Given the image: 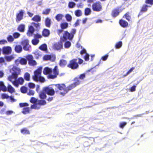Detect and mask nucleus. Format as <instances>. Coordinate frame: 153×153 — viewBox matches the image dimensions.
Here are the masks:
<instances>
[{
  "label": "nucleus",
  "instance_id": "f257e3e1",
  "mask_svg": "<svg viewBox=\"0 0 153 153\" xmlns=\"http://www.w3.org/2000/svg\"><path fill=\"white\" fill-rule=\"evenodd\" d=\"M20 71L19 68L16 66H13L10 70V71L12 74V75L10 76L8 78V80L16 87H18L19 84L22 85L24 81V79L22 77H20L17 79Z\"/></svg>",
  "mask_w": 153,
  "mask_h": 153
},
{
  "label": "nucleus",
  "instance_id": "f03ea898",
  "mask_svg": "<svg viewBox=\"0 0 153 153\" xmlns=\"http://www.w3.org/2000/svg\"><path fill=\"white\" fill-rule=\"evenodd\" d=\"M43 73L45 74H49L48 77L50 78L53 79L56 78L58 74V71L57 67L56 66L53 69V73L52 70L48 67H45L44 68Z\"/></svg>",
  "mask_w": 153,
  "mask_h": 153
},
{
  "label": "nucleus",
  "instance_id": "7ed1b4c3",
  "mask_svg": "<svg viewBox=\"0 0 153 153\" xmlns=\"http://www.w3.org/2000/svg\"><path fill=\"white\" fill-rule=\"evenodd\" d=\"M42 69V67H39L34 71V75L33 76V78L35 81L36 82L39 81L42 82H45V78L41 76Z\"/></svg>",
  "mask_w": 153,
  "mask_h": 153
},
{
  "label": "nucleus",
  "instance_id": "20e7f679",
  "mask_svg": "<svg viewBox=\"0 0 153 153\" xmlns=\"http://www.w3.org/2000/svg\"><path fill=\"white\" fill-rule=\"evenodd\" d=\"M45 93L49 95H53L55 94V91L51 87H47L44 88L43 91L40 92L39 94L40 97L41 99H44L46 98V96Z\"/></svg>",
  "mask_w": 153,
  "mask_h": 153
},
{
  "label": "nucleus",
  "instance_id": "39448f33",
  "mask_svg": "<svg viewBox=\"0 0 153 153\" xmlns=\"http://www.w3.org/2000/svg\"><path fill=\"white\" fill-rule=\"evenodd\" d=\"M56 87L60 91V94L64 95L68 93V90L66 89L65 85L64 84H57L55 85Z\"/></svg>",
  "mask_w": 153,
  "mask_h": 153
},
{
  "label": "nucleus",
  "instance_id": "423d86ee",
  "mask_svg": "<svg viewBox=\"0 0 153 153\" xmlns=\"http://www.w3.org/2000/svg\"><path fill=\"white\" fill-rule=\"evenodd\" d=\"M46 104V102L44 100H39L33 105H32L30 108L38 110L40 108L41 105H44Z\"/></svg>",
  "mask_w": 153,
  "mask_h": 153
},
{
  "label": "nucleus",
  "instance_id": "0eeeda50",
  "mask_svg": "<svg viewBox=\"0 0 153 153\" xmlns=\"http://www.w3.org/2000/svg\"><path fill=\"white\" fill-rule=\"evenodd\" d=\"M79 65L77 63V59H74L71 60L70 63L68 65V67L72 69H75L78 68Z\"/></svg>",
  "mask_w": 153,
  "mask_h": 153
},
{
  "label": "nucleus",
  "instance_id": "6e6552de",
  "mask_svg": "<svg viewBox=\"0 0 153 153\" xmlns=\"http://www.w3.org/2000/svg\"><path fill=\"white\" fill-rule=\"evenodd\" d=\"M26 59L28 61V64L32 66L36 65L37 63L36 62L33 60V56L31 55H29L26 56Z\"/></svg>",
  "mask_w": 153,
  "mask_h": 153
},
{
  "label": "nucleus",
  "instance_id": "1a4fd4ad",
  "mask_svg": "<svg viewBox=\"0 0 153 153\" xmlns=\"http://www.w3.org/2000/svg\"><path fill=\"white\" fill-rule=\"evenodd\" d=\"M21 44L23 46V48L24 50L27 51L29 50L30 46L29 44V41L27 39H25L22 42Z\"/></svg>",
  "mask_w": 153,
  "mask_h": 153
},
{
  "label": "nucleus",
  "instance_id": "9d476101",
  "mask_svg": "<svg viewBox=\"0 0 153 153\" xmlns=\"http://www.w3.org/2000/svg\"><path fill=\"white\" fill-rule=\"evenodd\" d=\"M2 51L3 54L9 55L11 53L12 49L10 47L4 46L3 47Z\"/></svg>",
  "mask_w": 153,
  "mask_h": 153
},
{
  "label": "nucleus",
  "instance_id": "9b49d317",
  "mask_svg": "<svg viewBox=\"0 0 153 153\" xmlns=\"http://www.w3.org/2000/svg\"><path fill=\"white\" fill-rule=\"evenodd\" d=\"M93 9L94 11L99 12L102 10V6L99 2L94 3L92 5Z\"/></svg>",
  "mask_w": 153,
  "mask_h": 153
},
{
  "label": "nucleus",
  "instance_id": "f8f14e48",
  "mask_svg": "<svg viewBox=\"0 0 153 153\" xmlns=\"http://www.w3.org/2000/svg\"><path fill=\"white\" fill-rule=\"evenodd\" d=\"M1 97L3 99H7L8 101H10L13 102L16 101V100L14 99L13 97L12 96H9L5 94H3L1 95Z\"/></svg>",
  "mask_w": 153,
  "mask_h": 153
},
{
  "label": "nucleus",
  "instance_id": "ddd939ff",
  "mask_svg": "<svg viewBox=\"0 0 153 153\" xmlns=\"http://www.w3.org/2000/svg\"><path fill=\"white\" fill-rule=\"evenodd\" d=\"M54 49L59 51L63 48V44L61 41L55 43L53 46Z\"/></svg>",
  "mask_w": 153,
  "mask_h": 153
},
{
  "label": "nucleus",
  "instance_id": "4468645a",
  "mask_svg": "<svg viewBox=\"0 0 153 153\" xmlns=\"http://www.w3.org/2000/svg\"><path fill=\"white\" fill-rule=\"evenodd\" d=\"M42 36L39 34H36L34 35V39L32 40V44L34 45H36L39 42L38 38H40L42 37Z\"/></svg>",
  "mask_w": 153,
  "mask_h": 153
},
{
  "label": "nucleus",
  "instance_id": "2eb2a0df",
  "mask_svg": "<svg viewBox=\"0 0 153 153\" xmlns=\"http://www.w3.org/2000/svg\"><path fill=\"white\" fill-rule=\"evenodd\" d=\"M77 82H76L74 83L71 84L69 85L68 87H66V89L68 90V92L70 90H71L74 87H75L76 85H78L80 83V81L78 79H77Z\"/></svg>",
  "mask_w": 153,
  "mask_h": 153
},
{
  "label": "nucleus",
  "instance_id": "dca6fc26",
  "mask_svg": "<svg viewBox=\"0 0 153 153\" xmlns=\"http://www.w3.org/2000/svg\"><path fill=\"white\" fill-rule=\"evenodd\" d=\"M24 12L22 10H21L19 13H18L16 16V21L17 22L20 21L23 19Z\"/></svg>",
  "mask_w": 153,
  "mask_h": 153
},
{
  "label": "nucleus",
  "instance_id": "f3484780",
  "mask_svg": "<svg viewBox=\"0 0 153 153\" xmlns=\"http://www.w3.org/2000/svg\"><path fill=\"white\" fill-rule=\"evenodd\" d=\"M63 38L65 40L67 39L69 40H71L73 39L70 33L67 31L64 32V33L63 34Z\"/></svg>",
  "mask_w": 153,
  "mask_h": 153
},
{
  "label": "nucleus",
  "instance_id": "a211bd4d",
  "mask_svg": "<svg viewBox=\"0 0 153 153\" xmlns=\"http://www.w3.org/2000/svg\"><path fill=\"white\" fill-rule=\"evenodd\" d=\"M15 63L16 64H18L20 63L22 65H26L27 63V61L24 58H22L17 59L15 61Z\"/></svg>",
  "mask_w": 153,
  "mask_h": 153
},
{
  "label": "nucleus",
  "instance_id": "6ab92c4d",
  "mask_svg": "<svg viewBox=\"0 0 153 153\" xmlns=\"http://www.w3.org/2000/svg\"><path fill=\"white\" fill-rule=\"evenodd\" d=\"M80 53L81 55H82L83 54H85L84 56V59L85 61H87L89 60V55L87 53L85 49H83L81 51Z\"/></svg>",
  "mask_w": 153,
  "mask_h": 153
},
{
  "label": "nucleus",
  "instance_id": "aec40b11",
  "mask_svg": "<svg viewBox=\"0 0 153 153\" xmlns=\"http://www.w3.org/2000/svg\"><path fill=\"white\" fill-rule=\"evenodd\" d=\"M43 59L45 60H50L53 61L55 59V57L50 55H46L44 56Z\"/></svg>",
  "mask_w": 153,
  "mask_h": 153
},
{
  "label": "nucleus",
  "instance_id": "412c9836",
  "mask_svg": "<svg viewBox=\"0 0 153 153\" xmlns=\"http://www.w3.org/2000/svg\"><path fill=\"white\" fill-rule=\"evenodd\" d=\"M34 29L33 26H30L29 28L28 32L27 33V35L29 36H32L34 32Z\"/></svg>",
  "mask_w": 153,
  "mask_h": 153
},
{
  "label": "nucleus",
  "instance_id": "4be33fe9",
  "mask_svg": "<svg viewBox=\"0 0 153 153\" xmlns=\"http://www.w3.org/2000/svg\"><path fill=\"white\" fill-rule=\"evenodd\" d=\"M15 51L17 53H19L22 51V46L19 45H16L15 47Z\"/></svg>",
  "mask_w": 153,
  "mask_h": 153
},
{
  "label": "nucleus",
  "instance_id": "5701e85b",
  "mask_svg": "<svg viewBox=\"0 0 153 153\" xmlns=\"http://www.w3.org/2000/svg\"><path fill=\"white\" fill-rule=\"evenodd\" d=\"M23 134H30L29 130L26 128L22 129L20 131Z\"/></svg>",
  "mask_w": 153,
  "mask_h": 153
},
{
  "label": "nucleus",
  "instance_id": "b1692460",
  "mask_svg": "<svg viewBox=\"0 0 153 153\" xmlns=\"http://www.w3.org/2000/svg\"><path fill=\"white\" fill-rule=\"evenodd\" d=\"M51 20L48 17L45 20V23L46 26L48 27H50L51 24Z\"/></svg>",
  "mask_w": 153,
  "mask_h": 153
},
{
  "label": "nucleus",
  "instance_id": "393cba45",
  "mask_svg": "<svg viewBox=\"0 0 153 153\" xmlns=\"http://www.w3.org/2000/svg\"><path fill=\"white\" fill-rule=\"evenodd\" d=\"M7 88L5 86L3 82L0 81V91L1 90L3 91H6L7 90Z\"/></svg>",
  "mask_w": 153,
  "mask_h": 153
},
{
  "label": "nucleus",
  "instance_id": "a878e982",
  "mask_svg": "<svg viewBox=\"0 0 153 153\" xmlns=\"http://www.w3.org/2000/svg\"><path fill=\"white\" fill-rule=\"evenodd\" d=\"M119 23L120 25L124 27H126L128 25V22L122 19L120 20Z\"/></svg>",
  "mask_w": 153,
  "mask_h": 153
},
{
  "label": "nucleus",
  "instance_id": "bb28decb",
  "mask_svg": "<svg viewBox=\"0 0 153 153\" xmlns=\"http://www.w3.org/2000/svg\"><path fill=\"white\" fill-rule=\"evenodd\" d=\"M119 13V10L116 9L113 10L112 15L113 17H115L118 15Z\"/></svg>",
  "mask_w": 153,
  "mask_h": 153
},
{
  "label": "nucleus",
  "instance_id": "cd10ccee",
  "mask_svg": "<svg viewBox=\"0 0 153 153\" xmlns=\"http://www.w3.org/2000/svg\"><path fill=\"white\" fill-rule=\"evenodd\" d=\"M42 34L44 36H48L50 34V31L47 29H45L42 31Z\"/></svg>",
  "mask_w": 153,
  "mask_h": 153
},
{
  "label": "nucleus",
  "instance_id": "c85d7f7f",
  "mask_svg": "<svg viewBox=\"0 0 153 153\" xmlns=\"http://www.w3.org/2000/svg\"><path fill=\"white\" fill-rule=\"evenodd\" d=\"M41 19V17L39 15H36L32 19L33 21L36 22H40Z\"/></svg>",
  "mask_w": 153,
  "mask_h": 153
},
{
  "label": "nucleus",
  "instance_id": "c756f323",
  "mask_svg": "<svg viewBox=\"0 0 153 153\" xmlns=\"http://www.w3.org/2000/svg\"><path fill=\"white\" fill-rule=\"evenodd\" d=\"M7 89L8 91L11 93L14 92L15 91V89L13 88L10 85H8Z\"/></svg>",
  "mask_w": 153,
  "mask_h": 153
},
{
  "label": "nucleus",
  "instance_id": "7c9ffc66",
  "mask_svg": "<svg viewBox=\"0 0 153 153\" xmlns=\"http://www.w3.org/2000/svg\"><path fill=\"white\" fill-rule=\"evenodd\" d=\"M30 108H23V110L22 111V113L24 114H27L29 113L30 111Z\"/></svg>",
  "mask_w": 153,
  "mask_h": 153
},
{
  "label": "nucleus",
  "instance_id": "2f4dec72",
  "mask_svg": "<svg viewBox=\"0 0 153 153\" xmlns=\"http://www.w3.org/2000/svg\"><path fill=\"white\" fill-rule=\"evenodd\" d=\"M14 58V57L13 55L6 56L4 57L5 59L7 62H10Z\"/></svg>",
  "mask_w": 153,
  "mask_h": 153
},
{
  "label": "nucleus",
  "instance_id": "473e14b6",
  "mask_svg": "<svg viewBox=\"0 0 153 153\" xmlns=\"http://www.w3.org/2000/svg\"><path fill=\"white\" fill-rule=\"evenodd\" d=\"M85 74H83L80 75L78 78H76L75 79V81H76V82H77V79H78L80 81V83L81 82V81L79 79H83L85 77Z\"/></svg>",
  "mask_w": 153,
  "mask_h": 153
},
{
  "label": "nucleus",
  "instance_id": "72a5a7b5",
  "mask_svg": "<svg viewBox=\"0 0 153 153\" xmlns=\"http://www.w3.org/2000/svg\"><path fill=\"white\" fill-rule=\"evenodd\" d=\"M63 16V15L62 14H58L56 16L55 19L58 21H60L62 20Z\"/></svg>",
  "mask_w": 153,
  "mask_h": 153
},
{
  "label": "nucleus",
  "instance_id": "f704fd0d",
  "mask_svg": "<svg viewBox=\"0 0 153 153\" xmlns=\"http://www.w3.org/2000/svg\"><path fill=\"white\" fill-rule=\"evenodd\" d=\"M25 29V25L23 24H21L19 25L18 28V30L20 32H23L24 31Z\"/></svg>",
  "mask_w": 153,
  "mask_h": 153
},
{
  "label": "nucleus",
  "instance_id": "c9c22d12",
  "mask_svg": "<svg viewBox=\"0 0 153 153\" xmlns=\"http://www.w3.org/2000/svg\"><path fill=\"white\" fill-rule=\"evenodd\" d=\"M7 39L9 42L11 43L14 41V39L12 36L10 35L7 37Z\"/></svg>",
  "mask_w": 153,
  "mask_h": 153
},
{
  "label": "nucleus",
  "instance_id": "e433bc0d",
  "mask_svg": "<svg viewBox=\"0 0 153 153\" xmlns=\"http://www.w3.org/2000/svg\"><path fill=\"white\" fill-rule=\"evenodd\" d=\"M68 27V24L67 22H64L61 24V27L62 29H65Z\"/></svg>",
  "mask_w": 153,
  "mask_h": 153
},
{
  "label": "nucleus",
  "instance_id": "4c0bfd02",
  "mask_svg": "<svg viewBox=\"0 0 153 153\" xmlns=\"http://www.w3.org/2000/svg\"><path fill=\"white\" fill-rule=\"evenodd\" d=\"M75 14L76 16L79 17L82 15V12L81 10H78L75 11Z\"/></svg>",
  "mask_w": 153,
  "mask_h": 153
},
{
  "label": "nucleus",
  "instance_id": "58836bf2",
  "mask_svg": "<svg viewBox=\"0 0 153 153\" xmlns=\"http://www.w3.org/2000/svg\"><path fill=\"white\" fill-rule=\"evenodd\" d=\"M39 49L43 51H46L47 49V46L46 44H43L40 46Z\"/></svg>",
  "mask_w": 153,
  "mask_h": 153
},
{
  "label": "nucleus",
  "instance_id": "ea45409f",
  "mask_svg": "<svg viewBox=\"0 0 153 153\" xmlns=\"http://www.w3.org/2000/svg\"><path fill=\"white\" fill-rule=\"evenodd\" d=\"M91 10L89 8H87L85 10V14L86 16L89 15L91 13Z\"/></svg>",
  "mask_w": 153,
  "mask_h": 153
},
{
  "label": "nucleus",
  "instance_id": "a19ab883",
  "mask_svg": "<svg viewBox=\"0 0 153 153\" xmlns=\"http://www.w3.org/2000/svg\"><path fill=\"white\" fill-rule=\"evenodd\" d=\"M65 18L68 22H71L72 19V17L71 15L69 14H67L65 16Z\"/></svg>",
  "mask_w": 153,
  "mask_h": 153
},
{
  "label": "nucleus",
  "instance_id": "79ce46f5",
  "mask_svg": "<svg viewBox=\"0 0 153 153\" xmlns=\"http://www.w3.org/2000/svg\"><path fill=\"white\" fill-rule=\"evenodd\" d=\"M30 75L28 73H26L25 74L24 77L25 79L27 81H29L30 80Z\"/></svg>",
  "mask_w": 153,
  "mask_h": 153
},
{
  "label": "nucleus",
  "instance_id": "37998d69",
  "mask_svg": "<svg viewBox=\"0 0 153 153\" xmlns=\"http://www.w3.org/2000/svg\"><path fill=\"white\" fill-rule=\"evenodd\" d=\"M150 7V6H148L147 5H144L143 6L141 11L143 12H145L147 11V7Z\"/></svg>",
  "mask_w": 153,
  "mask_h": 153
},
{
  "label": "nucleus",
  "instance_id": "c03bdc74",
  "mask_svg": "<svg viewBox=\"0 0 153 153\" xmlns=\"http://www.w3.org/2000/svg\"><path fill=\"white\" fill-rule=\"evenodd\" d=\"M122 45V42H119L117 43L115 45V48L116 49H119L121 47Z\"/></svg>",
  "mask_w": 153,
  "mask_h": 153
},
{
  "label": "nucleus",
  "instance_id": "a18cd8bd",
  "mask_svg": "<svg viewBox=\"0 0 153 153\" xmlns=\"http://www.w3.org/2000/svg\"><path fill=\"white\" fill-rule=\"evenodd\" d=\"M27 88L25 86H22L21 88V91L22 93H26L27 91Z\"/></svg>",
  "mask_w": 153,
  "mask_h": 153
},
{
  "label": "nucleus",
  "instance_id": "49530a36",
  "mask_svg": "<svg viewBox=\"0 0 153 153\" xmlns=\"http://www.w3.org/2000/svg\"><path fill=\"white\" fill-rule=\"evenodd\" d=\"M66 63L65 60L63 59L61 60L60 61V65L61 67H63L66 65Z\"/></svg>",
  "mask_w": 153,
  "mask_h": 153
},
{
  "label": "nucleus",
  "instance_id": "de8ad7c7",
  "mask_svg": "<svg viewBox=\"0 0 153 153\" xmlns=\"http://www.w3.org/2000/svg\"><path fill=\"white\" fill-rule=\"evenodd\" d=\"M71 43L69 41L66 42L65 44V48H68L71 46Z\"/></svg>",
  "mask_w": 153,
  "mask_h": 153
},
{
  "label": "nucleus",
  "instance_id": "09e8293b",
  "mask_svg": "<svg viewBox=\"0 0 153 153\" xmlns=\"http://www.w3.org/2000/svg\"><path fill=\"white\" fill-rule=\"evenodd\" d=\"M51 9H46L43 11L42 13L45 15H48Z\"/></svg>",
  "mask_w": 153,
  "mask_h": 153
},
{
  "label": "nucleus",
  "instance_id": "8fccbe9b",
  "mask_svg": "<svg viewBox=\"0 0 153 153\" xmlns=\"http://www.w3.org/2000/svg\"><path fill=\"white\" fill-rule=\"evenodd\" d=\"M127 123L126 122H123L120 123L119 127L122 128H123L124 126L126 125Z\"/></svg>",
  "mask_w": 153,
  "mask_h": 153
},
{
  "label": "nucleus",
  "instance_id": "3c124183",
  "mask_svg": "<svg viewBox=\"0 0 153 153\" xmlns=\"http://www.w3.org/2000/svg\"><path fill=\"white\" fill-rule=\"evenodd\" d=\"M76 31V29H73L71 30L70 34H71V36L72 38H73L74 35L75 34Z\"/></svg>",
  "mask_w": 153,
  "mask_h": 153
},
{
  "label": "nucleus",
  "instance_id": "603ef678",
  "mask_svg": "<svg viewBox=\"0 0 153 153\" xmlns=\"http://www.w3.org/2000/svg\"><path fill=\"white\" fill-rule=\"evenodd\" d=\"M13 36L14 39H16L19 37L20 34L18 33L15 32L13 33Z\"/></svg>",
  "mask_w": 153,
  "mask_h": 153
},
{
  "label": "nucleus",
  "instance_id": "864d4df0",
  "mask_svg": "<svg viewBox=\"0 0 153 153\" xmlns=\"http://www.w3.org/2000/svg\"><path fill=\"white\" fill-rule=\"evenodd\" d=\"M75 5L76 4L75 3L73 2H70L68 4V6L69 7L72 8L74 7Z\"/></svg>",
  "mask_w": 153,
  "mask_h": 153
},
{
  "label": "nucleus",
  "instance_id": "5fc2aeb1",
  "mask_svg": "<svg viewBox=\"0 0 153 153\" xmlns=\"http://www.w3.org/2000/svg\"><path fill=\"white\" fill-rule=\"evenodd\" d=\"M34 91L33 90L30 89L27 92V94L28 95H33L34 94Z\"/></svg>",
  "mask_w": 153,
  "mask_h": 153
},
{
  "label": "nucleus",
  "instance_id": "6e6d98bb",
  "mask_svg": "<svg viewBox=\"0 0 153 153\" xmlns=\"http://www.w3.org/2000/svg\"><path fill=\"white\" fill-rule=\"evenodd\" d=\"M30 101L31 103H34V104L38 101L37 99L34 97H32Z\"/></svg>",
  "mask_w": 153,
  "mask_h": 153
},
{
  "label": "nucleus",
  "instance_id": "4d7b16f0",
  "mask_svg": "<svg viewBox=\"0 0 153 153\" xmlns=\"http://www.w3.org/2000/svg\"><path fill=\"white\" fill-rule=\"evenodd\" d=\"M34 54L35 55V57L37 59H39V56H40V54L39 53V51H37L35 52Z\"/></svg>",
  "mask_w": 153,
  "mask_h": 153
},
{
  "label": "nucleus",
  "instance_id": "13d9d810",
  "mask_svg": "<svg viewBox=\"0 0 153 153\" xmlns=\"http://www.w3.org/2000/svg\"><path fill=\"white\" fill-rule=\"evenodd\" d=\"M7 42V41L6 40L2 39L0 40V45H4Z\"/></svg>",
  "mask_w": 153,
  "mask_h": 153
},
{
  "label": "nucleus",
  "instance_id": "bf43d9fd",
  "mask_svg": "<svg viewBox=\"0 0 153 153\" xmlns=\"http://www.w3.org/2000/svg\"><path fill=\"white\" fill-rule=\"evenodd\" d=\"M28 105V104L27 103H21L19 104V106L21 107L27 106Z\"/></svg>",
  "mask_w": 153,
  "mask_h": 153
},
{
  "label": "nucleus",
  "instance_id": "052dcab7",
  "mask_svg": "<svg viewBox=\"0 0 153 153\" xmlns=\"http://www.w3.org/2000/svg\"><path fill=\"white\" fill-rule=\"evenodd\" d=\"M28 86L30 88H33L35 87V85L32 83H29L28 84Z\"/></svg>",
  "mask_w": 153,
  "mask_h": 153
},
{
  "label": "nucleus",
  "instance_id": "680f3d73",
  "mask_svg": "<svg viewBox=\"0 0 153 153\" xmlns=\"http://www.w3.org/2000/svg\"><path fill=\"white\" fill-rule=\"evenodd\" d=\"M145 2L146 4H153V0H146Z\"/></svg>",
  "mask_w": 153,
  "mask_h": 153
},
{
  "label": "nucleus",
  "instance_id": "e2e57ef3",
  "mask_svg": "<svg viewBox=\"0 0 153 153\" xmlns=\"http://www.w3.org/2000/svg\"><path fill=\"white\" fill-rule=\"evenodd\" d=\"M128 21H129L131 19L128 13H126L124 16V17Z\"/></svg>",
  "mask_w": 153,
  "mask_h": 153
},
{
  "label": "nucleus",
  "instance_id": "0e129e2a",
  "mask_svg": "<svg viewBox=\"0 0 153 153\" xmlns=\"http://www.w3.org/2000/svg\"><path fill=\"white\" fill-rule=\"evenodd\" d=\"M108 55H105V56H102V57L101 59L104 61H106L107 59L108 58Z\"/></svg>",
  "mask_w": 153,
  "mask_h": 153
},
{
  "label": "nucleus",
  "instance_id": "69168bd1",
  "mask_svg": "<svg viewBox=\"0 0 153 153\" xmlns=\"http://www.w3.org/2000/svg\"><path fill=\"white\" fill-rule=\"evenodd\" d=\"M80 21H81L80 19H77L74 24V26L76 27L79 25V22Z\"/></svg>",
  "mask_w": 153,
  "mask_h": 153
},
{
  "label": "nucleus",
  "instance_id": "338daca9",
  "mask_svg": "<svg viewBox=\"0 0 153 153\" xmlns=\"http://www.w3.org/2000/svg\"><path fill=\"white\" fill-rule=\"evenodd\" d=\"M136 86L135 85H134L130 89V91L131 92L134 91L136 90Z\"/></svg>",
  "mask_w": 153,
  "mask_h": 153
},
{
  "label": "nucleus",
  "instance_id": "774afa93",
  "mask_svg": "<svg viewBox=\"0 0 153 153\" xmlns=\"http://www.w3.org/2000/svg\"><path fill=\"white\" fill-rule=\"evenodd\" d=\"M15 113L14 112L12 111H8L6 112V114L7 115H9L12 114H14Z\"/></svg>",
  "mask_w": 153,
  "mask_h": 153
}]
</instances>
